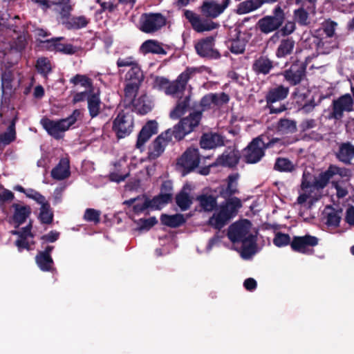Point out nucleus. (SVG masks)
<instances>
[{
    "label": "nucleus",
    "mask_w": 354,
    "mask_h": 354,
    "mask_svg": "<svg viewBox=\"0 0 354 354\" xmlns=\"http://www.w3.org/2000/svg\"><path fill=\"white\" fill-rule=\"evenodd\" d=\"M256 236H250L249 239L241 243V256L248 258L254 254L256 249Z\"/></svg>",
    "instance_id": "obj_36"
},
{
    "label": "nucleus",
    "mask_w": 354,
    "mask_h": 354,
    "mask_svg": "<svg viewBox=\"0 0 354 354\" xmlns=\"http://www.w3.org/2000/svg\"><path fill=\"white\" fill-rule=\"evenodd\" d=\"M173 136L170 133V129L166 130L160 134L149 147L147 158L149 160H154L160 157L164 152L165 147L172 140Z\"/></svg>",
    "instance_id": "obj_13"
},
{
    "label": "nucleus",
    "mask_w": 354,
    "mask_h": 354,
    "mask_svg": "<svg viewBox=\"0 0 354 354\" xmlns=\"http://www.w3.org/2000/svg\"><path fill=\"white\" fill-rule=\"evenodd\" d=\"M230 1L231 0H223L221 4H218L213 0H205L199 7V10L205 18H202L200 15L189 10L185 11L184 16L196 32L211 31L218 28L220 26L218 23L214 22L212 19L221 15L228 7Z\"/></svg>",
    "instance_id": "obj_1"
},
{
    "label": "nucleus",
    "mask_w": 354,
    "mask_h": 354,
    "mask_svg": "<svg viewBox=\"0 0 354 354\" xmlns=\"http://www.w3.org/2000/svg\"><path fill=\"white\" fill-rule=\"evenodd\" d=\"M134 127V118L131 112L120 111L113 120L112 130L118 139L129 136Z\"/></svg>",
    "instance_id": "obj_6"
},
{
    "label": "nucleus",
    "mask_w": 354,
    "mask_h": 354,
    "mask_svg": "<svg viewBox=\"0 0 354 354\" xmlns=\"http://www.w3.org/2000/svg\"><path fill=\"white\" fill-rule=\"evenodd\" d=\"M200 147L204 149H212L225 145L224 138L217 133H204L200 139Z\"/></svg>",
    "instance_id": "obj_20"
},
{
    "label": "nucleus",
    "mask_w": 354,
    "mask_h": 354,
    "mask_svg": "<svg viewBox=\"0 0 354 354\" xmlns=\"http://www.w3.org/2000/svg\"><path fill=\"white\" fill-rule=\"evenodd\" d=\"M318 244V239L311 235L303 236H295L290 243L291 248L296 252L301 253H308L312 252L310 247L316 246Z\"/></svg>",
    "instance_id": "obj_15"
},
{
    "label": "nucleus",
    "mask_w": 354,
    "mask_h": 354,
    "mask_svg": "<svg viewBox=\"0 0 354 354\" xmlns=\"http://www.w3.org/2000/svg\"><path fill=\"white\" fill-rule=\"evenodd\" d=\"M140 51L144 55L153 53L157 55H166L167 51L156 40L148 39L143 42L140 48Z\"/></svg>",
    "instance_id": "obj_26"
},
{
    "label": "nucleus",
    "mask_w": 354,
    "mask_h": 354,
    "mask_svg": "<svg viewBox=\"0 0 354 354\" xmlns=\"http://www.w3.org/2000/svg\"><path fill=\"white\" fill-rule=\"evenodd\" d=\"M129 82L140 85L144 80V74L139 64L132 67L127 73Z\"/></svg>",
    "instance_id": "obj_39"
},
{
    "label": "nucleus",
    "mask_w": 354,
    "mask_h": 354,
    "mask_svg": "<svg viewBox=\"0 0 354 354\" xmlns=\"http://www.w3.org/2000/svg\"><path fill=\"white\" fill-rule=\"evenodd\" d=\"M160 219L162 225L171 228L178 227L186 222V219L181 214H176L173 215L162 214L160 216Z\"/></svg>",
    "instance_id": "obj_27"
},
{
    "label": "nucleus",
    "mask_w": 354,
    "mask_h": 354,
    "mask_svg": "<svg viewBox=\"0 0 354 354\" xmlns=\"http://www.w3.org/2000/svg\"><path fill=\"white\" fill-rule=\"evenodd\" d=\"M117 66L118 68L129 66L131 68L138 65V62L134 59V57L130 56L125 58H119L116 62Z\"/></svg>",
    "instance_id": "obj_60"
},
{
    "label": "nucleus",
    "mask_w": 354,
    "mask_h": 354,
    "mask_svg": "<svg viewBox=\"0 0 354 354\" xmlns=\"http://www.w3.org/2000/svg\"><path fill=\"white\" fill-rule=\"evenodd\" d=\"M190 97L186 96L183 99H180L176 106L170 112L169 117L172 120H177L185 115L189 109Z\"/></svg>",
    "instance_id": "obj_28"
},
{
    "label": "nucleus",
    "mask_w": 354,
    "mask_h": 354,
    "mask_svg": "<svg viewBox=\"0 0 354 354\" xmlns=\"http://www.w3.org/2000/svg\"><path fill=\"white\" fill-rule=\"evenodd\" d=\"M167 24V18L160 12H145L139 19V30L147 34L160 30Z\"/></svg>",
    "instance_id": "obj_7"
},
{
    "label": "nucleus",
    "mask_w": 354,
    "mask_h": 354,
    "mask_svg": "<svg viewBox=\"0 0 354 354\" xmlns=\"http://www.w3.org/2000/svg\"><path fill=\"white\" fill-rule=\"evenodd\" d=\"M229 218L221 214L219 212L209 218L208 223L215 229L220 230L228 222Z\"/></svg>",
    "instance_id": "obj_45"
},
{
    "label": "nucleus",
    "mask_w": 354,
    "mask_h": 354,
    "mask_svg": "<svg viewBox=\"0 0 354 354\" xmlns=\"http://www.w3.org/2000/svg\"><path fill=\"white\" fill-rule=\"evenodd\" d=\"M228 48L234 54H241L245 50L246 41L243 39L236 38L228 41Z\"/></svg>",
    "instance_id": "obj_47"
},
{
    "label": "nucleus",
    "mask_w": 354,
    "mask_h": 354,
    "mask_svg": "<svg viewBox=\"0 0 354 354\" xmlns=\"http://www.w3.org/2000/svg\"><path fill=\"white\" fill-rule=\"evenodd\" d=\"M241 206V200L237 197H232L227 199L224 204L220 206L218 212L230 220L236 214L238 209Z\"/></svg>",
    "instance_id": "obj_22"
},
{
    "label": "nucleus",
    "mask_w": 354,
    "mask_h": 354,
    "mask_svg": "<svg viewBox=\"0 0 354 354\" xmlns=\"http://www.w3.org/2000/svg\"><path fill=\"white\" fill-rule=\"evenodd\" d=\"M171 197L169 194H161L154 196L151 200L149 199L151 208L154 209H160L162 205L168 204L171 202Z\"/></svg>",
    "instance_id": "obj_43"
},
{
    "label": "nucleus",
    "mask_w": 354,
    "mask_h": 354,
    "mask_svg": "<svg viewBox=\"0 0 354 354\" xmlns=\"http://www.w3.org/2000/svg\"><path fill=\"white\" fill-rule=\"evenodd\" d=\"M14 194L0 185V205L6 202L11 201L14 199Z\"/></svg>",
    "instance_id": "obj_61"
},
{
    "label": "nucleus",
    "mask_w": 354,
    "mask_h": 354,
    "mask_svg": "<svg viewBox=\"0 0 354 354\" xmlns=\"http://www.w3.org/2000/svg\"><path fill=\"white\" fill-rule=\"evenodd\" d=\"M176 203L181 211L189 209L192 204V200L189 194L184 189H182L176 195Z\"/></svg>",
    "instance_id": "obj_35"
},
{
    "label": "nucleus",
    "mask_w": 354,
    "mask_h": 354,
    "mask_svg": "<svg viewBox=\"0 0 354 354\" xmlns=\"http://www.w3.org/2000/svg\"><path fill=\"white\" fill-rule=\"evenodd\" d=\"M236 180V177L235 176L230 175L228 176V183L225 191L228 196H231L239 192Z\"/></svg>",
    "instance_id": "obj_58"
},
{
    "label": "nucleus",
    "mask_w": 354,
    "mask_h": 354,
    "mask_svg": "<svg viewBox=\"0 0 354 354\" xmlns=\"http://www.w3.org/2000/svg\"><path fill=\"white\" fill-rule=\"evenodd\" d=\"M201 162V154L198 148L188 147L176 160V169L182 176L198 171Z\"/></svg>",
    "instance_id": "obj_3"
},
{
    "label": "nucleus",
    "mask_w": 354,
    "mask_h": 354,
    "mask_svg": "<svg viewBox=\"0 0 354 354\" xmlns=\"http://www.w3.org/2000/svg\"><path fill=\"white\" fill-rule=\"evenodd\" d=\"M341 219L339 213L334 209H331L327 213L326 223L328 225L336 227L339 225Z\"/></svg>",
    "instance_id": "obj_56"
},
{
    "label": "nucleus",
    "mask_w": 354,
    "mask_h": 354,
    "mask_svg": "<svg viewBox=\"0 0 354 354\" xmlns=\"http://www.w3.org/2000/svg\"><path fill=\"white\" fill-rule=\"evenodd\" d=\"M201 208L205 212H211L214 209L217 205L216 198L212 195L202 194L196 197Z\"/></svg>",
    "instance_id": "obj_33"
},
{
    "label": "nucleus",
    "mask_w": 354,
    "mask_h": 354,
    "mask_svg": "<svg viewBox=\"0 0 354 354\" xmlns=\"http://www.w3.org/2000/svg\"><path fill=\"white\" fill-rule=\"evenodd\" d=\"M288 93V89L283 86H279L271 90L269 93V101L274 102L284 99Z\"/></svg>",
    "instance_id": "obj_49"
},
{
    "label": "nucleus",
    "mask_w": 354,
    "mask_h": 354,
    "mask_svg": "<svg viewBox=\"0 0 354 354\" xmlns=\"http://www.w3.org/2000/svg\"><path fill=\"white\" fill-rule=\"evenodd\" d=\"M118 3L116 0H106L100 3L101 10L100 12L108 10L109 12H113L118 8Z\"/></svg>",
    "instance_id": "obj_62"
},
{
    "label": "nucleus",
    "mask_w": 354,
    "mask_h": 354,
    "mask_svg": "<svg viewBox=\"0 0 354 354\" xmlns=\"http://www.w3.org/2000/svg\"><path fill=\"white\" fill-rule=\"evenodd\" d=\"M304 75V68L301 66L293 65L285 72L286 79L292 84L300 82Z\"/></svg>",
    "instance_id": "obj_31"
},
{
    "label": "nucleus",
    "mask_w": 354,
    "mask_h": 354,
    "mask_svg": "<svg viewBox=\"0 0 354 354\" xmlns=\"http://www.w3.org/2000/svg\"><path fill=\"white\" fill-rule=\"evenodd\" d=\"M275 245L282 247L288 245L290 242V237L288 234L277 233L273 239Z\"/></svg>",
    "instance_id": "obj_59"
},
{
    "label": "nucleus",
    "mask_w": 354,
    "mask_h": 354,
    "mask_svg": "<svg viewBox=\"0 0 354 354\" xmlns=\"http://www.w3.org/2000/svg\"><path fill=\"white\" fill-rule=\"evenodd\" d=\"M12 208L14 209L13 214L10 218V223L14 224L15 228L19 227L24 223L32 212L29 205H21L18 203H13Z\"/></svg>",
    "instance_id": "obj_19"
},
{
    "label": "nucleus",
    "mask_w": 354,
    "mask_h": 354,
    "mask_svg": "<svg viewBox=\"0 0 354 354\" xmlns=\"http://www.w3.org/2000/svg\"><path fill=\"white\" fill-rule=\"evenodd\" d=\"M158 133V123L156 120L148 121L141 129L137 138L136 147L140 151L143 150L145 143L152 136Z\"/></svg>",
    "instance_id": "obj_16"
},
{
    "label": "nucleus",
    "mask_w": 354,
    "mask_h": 354,
    "mask_svg": "<svg viewBox=\"0 0 354 354\" xmlns=\"http://www.w3.org/2000/svg\"><path fill=\"white\" fill-rule=\"evenodd\" d=\"M229 218L221 214L219 212L209 218L208 223L215 229L220 230L228 222Z\"/></svg>",
    "instance_id": "obj_44"
},
{
    "label": "nucleus",
    "mask_w": 354,
    "mask_h": 354,
    "mask_svg": "<svg viewBox=\"0 0 354 354\" xmlns=\"http://www.w3.org/2000/svg\"><path fill=\"white\" fill-rule=\"evenodd\" d=\"M140 85H138L136 84L129 82L126 84L124 88V97L125 101L128 102L129 104H131L134 102L136 99V96L138 93Z\"/></svg>",
    "instance_id": "obj_46"
},
{
    "label": "nucleus",
    "mask_w": 354,
    "mask_h": 354,
    "mask_svg": "<svg viewBox=\"0 0 354 354\" xmlns=\"http://www.w3.org/2000/svg\"><path fill=\"white\" fill-rule=\"evenodd\" d=\"M54 4L58 7L55 10L58 12L63 25L64 21H67L72 16L74 5L72 4L71 0H56Z\"/></svg>",
    "instance_id": "obj_24"
},
{
    "label": "nucleus",
    "mask_w": 354,
    "mask_h": 354,
    "mask_svg": "<svg viewBox=\"0 0 354 354\" xmlns=\"http://www.w3.org/2000/svg\"><path fill=\"white\" fill-rule=\"evenodd\" d=\"M354 156V146L350 143L342 144L339 147L337 158L342 162H348Z\"/></svg>",
    "instance_id": "obj_40"
},
{
    "label": "nucleus",
    "mask_w": 354,
    "mask_h": 354,
    "mask_svg": "<svg viewBox=\"0 0 354 354\" xmlns=\"http://www.w3.org/2000/svg\"><path fill=\"white\" fill-rule=\"evenodd\" d=\"M295 47V41L290 38L283 39L281 41L277 52L279 57H286L292 52Z\"/></svg>",
    "instance_id": "obj_41"
},
{
    "label": "nucleus",
    "mask_w": 354,
    "mask_h": 354,
    "mask_svg": "<svg viewBox=\"0 0 354 354\" xmlns=\"http://www.w3.org/2000/svg\"><path fill=\"white\" fill-rule=\"evenodd\" d=\"M284 19V14L280 7L274 10V16L267 17V32L278 28Z\"/></svg>",
    "instance_id": "obj_32"
},
{
    "label": "nucleus",
    "mask_w": 354,
    "mask_h": 354,
    "mask_svg": "<svg viewBox=\"0 0 354 354\" xmlns=\"http://www.w3.org/2000/svg\"><path fill=\"white\" fill-rule=\"evenodd\" d=\"M63 37H53L46 40H39V43L44 44V47L49 51L59 52L65 55H74L77 52L76 48L71 44H62L60 41Z\"/></svg>",
    "instance_id": "obj_14"
},
{
    "label": "nucleus",
    "mask_w": 354,
    "mask_h": 354,
    "mask_svg": "<svg viewBox=\"0 0 354 354\" xmlns=\"http://www.w3.org/2000/svg\"><path fill=\"white\" fill-rule=\"evenodd\" d=\"M87 108L89 116L91 118L97 117L102 111V101L100 99V92H93V90H89L88 95L86 98Z\"/></svg>",
    "instance_id": "obj_21"
},
{
    "label": "nucleus",
    "mask_w": 354,
    "mask_h": 354,
    "mask_svg": "<svg viewBox=\"0 0 354 354\" xmlns=\"http://www.w3.org/2000/svg\"><path fill=\"white\" fill-rule=\"evenodd\" d=\"M275 168L282 171H290L294 169V165L286 158H278L275 164Z\"/></svg>",
    "instance_id": "obj_54"
},
{
    "label": "nucleus",
    "mask_w": 354,
    "mask_h": 354,
    "mask_svg": "<svg viewBox=\"0 0 354 354\" xmlns=\"http://www.w3.org/2000/svg\"><path fill=\"white\" fill-rule=\"evenodd\" d=\"M90 21V19L84 15L71 16L67 21H64L63 25L67 30H80L86 28Z\"/></svg>",
    "instance_id": "obj_25"
},
{
    "label": "nucleus",
    "mask_w": 354,
    "mask_h": 354,
    "mask_svg": "<svg viewBox=\"0 0 354 354\" xmlns=\"http://www.w3.org/2000/svg\"><path fill=\"white\" fill-rule=\"evenodd\" d=\"M82 115V113L80 109H75L66 118L53 120L44 117L40 120V124L49 136L55 140H59L63 138L62 133L68 131L78 120H81Z\"/></svg>",
    "instance_id": "obj_2"
},
{
    "label": "nucleus",
    "mask_w": 354,
    "mask_h": 354,
    "mask_svg": "<svg viewBox=\"0 0 354 354\" xmlns=\"http://www.w3.org/2000/svg\"><path fill=\"white\" fill-rule=\"evenodd\" d=\"M16 139V131H15V120L13 119L6 132L0 134V143H3L4 145H10L11 142L15 141Z\"/></svg>",
    "instance_id": "obj_37"
},
{
    "label": "nucleus",
    "mask_w": 354,
    "mask_h": 354,
    "mask_svg": "<svg viewBox=\"0 0 354 354\" xmlns=\"http://www.w3.org/2000/svg\"><path fill=\"white\" fill-rule=\"evenodd\" d=\"M70 82L74 85L80 84L85 88L93 87L92 80L85 75L77 74L70 80Z\"/></svg>",
    "instance_id": "obj_51"
},
{
    "label": "nucleus",
    "mask_w": 354,
    "mask_h": 354,
    "mask_svg": "<svg viewBox=\"0 0 354 354\" xmlns=\"http://www.w3.org/2000/svg\"><path fill=\"white\" fill-rule=\"evenodd\" d=\"M200 68L187 67L176 78V80L169 82L165 90V93L169 95H178L182 94L186 88L189 80L196 73H201Z\"/></svg>",
    "instance_id": "obj_8"
},
{
    "label": "nucleus",
    "mask_w": 354,
    "mask_h": 354,
    "mask_svg": "<svg viewBox=\"0 0 354 354\" xmlns=\"http://www.w3.org/2000/svg\"><path fill=\"white\" fill-rule=\"evenodd\" d=\"M100 211L88 208L85 210L84 214V219L88 222H93L95 224H97L100 222Z\"/></svg>",
    "instance_id": "obj_52"
},
{
    "label": "nucleus",
    "mask_w": 354,
    "mask_h": 354,
    "mask_svg": "<svg viewBox=\"0 0 354 354\" xmlns=\"http://www.w3.org/2000/svg\"><path fill=\"white\" fill-rule=\"evenodd\" d=\"M54 246L47 245L43 251H39L35 256V262L39 269L43 272H51L54 270V261L51 252Z\"/></svg>",
    "instance_id": "obj_17"
},
{
    "label": "nucleus",
    "mask_w": 354,
    "mask_h": 354,
    "mask_svg": "<svg viewBox=\"0 0 354 354\" xmlns=\"http://www.w3.org/2000/svg\"><path fill=\"white\" fill-rule=\"evenodd\" d=\"M322 26L324 32L328 37H332L335 35V29L337 26L336 22L328 19L323 23Z\"/></svg>",
    "instance_id": "obj_57"
},
{
    "label": "nucleus",
    "mask_w": 354,
    "mask_h": 354,
    "mask_svg": "<svg viewBox=\"0 0 354 354\" xmlns=\"http://www.w3.org/2000/svg\"><path fill=\"white\" fill-rule=\"evenodd\" d=\"M252 70L257 75H266V57L261 56L252 64Z\"/></svg>",
    "instance_id": "obj_55"
},
{
    "label": "nucleus",
    "mask_w": 354,
    "mask_h": 354,
    "mask_svg": "<svg viewBox=\"0 0 354 354\" xmlns=\"http://www.w3.org/2000/svg\"><path fill=\"white\" fill-rule=\"evenodd\" d=\"M266 0H246L241 2L236 8V13L243 15L255 10L260 8Z\"/></svg>",
    "instance_id": "obj_30"
},
{
    "label": "nucleus",
    "mask_w": 354,
    "mask_h": 354,
    "mask_svg": "<svg viewBox=\"0 0 354 354\" xmlns=\"http://www.w3.org/2000/svg\"><path fill=\"white\" fill-rule=\"evenodd\" d=\"M321 197L315 187L307 181L306 174H304V179L301 185V192L297 198L298 204L304 207L310 208Z\"/></svg>",
    "instance_id": "obj_11"
},
{
    "label": "nucleus",
    "mask_w": 354,
    "mask_h": 354,
    "mask_svg": "<svg viewBox=\"0 0 354 354\" xmlns=\"http://www.w3.org/2000/svg\"><path fill=\"white\" fill-rule=\"evenodd\" d=\"M54 214L50 203L42 204L38 216L41 223L51 224L53 221Z\"/></svg>",
    "instance_id": "obj_38"
},
{
    "label": "nucleus",
    "mask_w": 354,
    "mask_h": 354,
    "mask_svg": "<svg viewBox=\"0 0 354 354\" xmlns=\"http://www.w3.org/2000/svg\"><path fill=\"white\" fill-rule=\"evenodd\" d=\"M324 173L328 177L329 180L335 176H339L345 180H348L351 177L349 170L345 168L338 167L335 165H330Z\"/></svg>",
    "instance_id": "obj_34"
},
{
    "label": "nucleus",
    "mask_w": 354,
    "mask_h": 354,
    "mask_svg": "<svg viewBox=\"0 0 354 354\" xmlns=\"http://www.w3.org/2000/svg\"><path fill=\"white\" fill-rule=\"evenodd\" d=\"M241 158V153L234 147H229L225 149L223 153L218 156L216 161L212 164L202 167L198 173L203 176H207L210 173V168L216 166L234 168L239 164Z\"/></svg>",
    "instance_id": "obj_5"
},
{
    "label": "nucleus",
    "mask_w": 354,
    "mask_h": 354,
    "mask_svg": "<svg viewBox=\"0 0 354 354\" xmlns=\"http://www.w3.org/2000/svg\"><path fill=\"white\" fill-rule=\"evenodd\" d=\"M353 107V101L349 94L342 95L333 102V109L331 117L339 119L344 111H351Z\"/></svg>",
    "instance_id": "obj_18"
},
{
    "label": "nucleus",
    "mask_w": 354,
    "mask_h": 354,
    "mask_svg": "<svg viewBox=\"0 0 354 354\" xmlns=\"http://www.w3.org/2000/svg\"><path fill=\"white\" fill-rule=\"evenodd\" d=\"M212 100L213 101V107L220 108L227 104L230 101V96L225 92L211 93Z\"/></svg>",
    "instance_id": "obj_48"
},
{
    "label": "nucleus",
    "mask_w": 354,
    "mask_h": 354,
    "mask_svg": "<svg viewBox=\"0 0 354 354\" xmlns=\"http://www.w3.org/2000/svg\"><path fill=\"white\" fill-rule=\"evenodd\" d=\"M216 35H211L201 39L194 45L196 53L203 58L208 59H218L221 55L215 48Z\"/></svg>",
    "instance_id": "obj_10"
},
{
    "label": "nucleus",
    "mask_w": 354,
    "mask_h": 354,
    "mask_svg": "<svg viewBox=\"0 0 354 354\" xmlns=\"http://www.w3.org/2000/svg\"><path fill=\"white\" fill-rule=\"evenodd\" d=\"M140 196L144 197L142 201H137L136 203L133 205V211L136 214L142 213L148 208H151L149 198L145 195Z\"/></svg>",
    "instance_id": "obj_53"
},
{
    "label": "nucleus",
    "mask_w": 354,
    "mask_h": 354,
    "mask_svg": "<svg viewBox=\"0 0 354 354\" xmlns=\"http://www.w3.org/2000/svg\"><path fill=\"white\" fill-rule=\"evenodd\" d=\"M71 175L69 160L61 158L59 163L52 169L51 176L57 180H64Z\"/></svg>",
    "instance_id": "obj_23"
},
{
    "label": "nucleus",
    "mask_w": 354,
    "mask_h": 354,
    "mask_svg": "<svg viewBox=\"0 0 354 354\" xmlns=\"http://www.w3.org/2000/svg\"><path fill=\"white\" fill-rule=\"evenodd\" d=\"M211 93L205 95L200 101V106L202 109L201 112L209 110L213 106V101L212 100Z\"/></svg>",
    "instance_id": "obj_63"
},
{
    "label": "nucleus",
    "mask_w": 354,
    "mask_h": 354,
    "mask_svg": "<svg viewBox=\"0 0 354 354\" xmlns=\"http://www.w3.org/2000/svg\"><path fill=\"white\" fill-rule=\"evenodd\" d=\"M135 223L139 231H148L158 223V220L155 216H152L149 218H140Z\"/></svg>",
    "instance_id": "obj_50"
},
{
    "label": "nucleus",
    "mask_w": 354,
    "mask_h": 354,
    "mask_svg": "<svg viewBox=\"0 0 354 354\" xmlns=\"http://www.w3.org/2000/svg\"><path fill=\"white\" fill-rule=\"evenodd\" d=\"M35 67L38 73L45 77L52 71L50 62L47 57L38 58Z\"/></svg>",
    "instance_id": "obj_42"
},
{
    "label": "nucleus",
    "mask_w": 354,
    "mask_h": 354,
    "mask_svg": "<svg viewBox=\"0 0 354 354\" xmlns=\"http://www.w3.org/2000/svg\"><path fill=\"white\" fill-rule=\"evenodd\" d=\"M131 104L135 111L140 115H145L152 109L151 101L146 95H141Z\"/></svg>",
    "instance_id": "obj_29"
},
{
    "label": "nucleus",
    "mask_w": 354,
    "mask_h": 354,
    "mask_svg": "<svg viewBox=\"0 0 354 354\" xmlns=\"http://www.w3.org/2000/svg\"><path fill=\"white\" fill-rule=\"evenodd\" d=\"M202 112L196 111L190 113L188 116L183 118L180 121L170 129V133L176 140L180 141L193 132L198 127L201 119Z\"/></svg>",
    "instance_id": "obj_4"
},
{
    "label": "nucleus",
    "mask_w": 354,
    "mask_h": 354,
    "mask_svg": "<svg viewBox=\"0 0 354 354\" xmlns=\"http://www.w3.org/2000/svg\"><path fill=\"white\" fill-rule=\"evenodd\" d=\"M250 222L248 220L232 223L227 230L228 239L233 243H242L248 239L250 236H253L250 232Z\"/></svg>",
    "instance_id": "obj_12"
},
{
    "label": "nucleus",
    "mask_w": 354,
    "mask_h": 354,
    "mask_svg": "<svg viewBox=\"0 0 354 354\" xmlns=\"http://www.w3.org/2000/svg\"><path fill=\"white\" fill-rule=\"evenodd\" d=\"M329 181L328 177L326 175V174L322 173L318 176V178L315 180L314 185H312L313 187H315V189L318 192V189H322L326 186Z\"/></svg>",
    "instance_id": "obj_64"
},
{
    "label": "nucleus",
    "mask_w": 354,
    "mask_h": 354,
    "mask_svg": "<svg viewBox=\"0 0 354 354\" xmlns=\"http://www.w3.org/2000/svg\"><path fill=\"white\" fill-rule=\"evenodd\" d=\"M265 148L266 144L261 139V136H258L242 150L241 158L247 164H255L264 156Z\"/></svg>",
    "instance_id": "obj_9"
}]
</instances>
